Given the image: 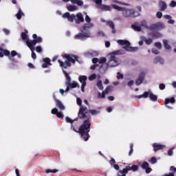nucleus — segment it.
<instances>
[{
  "instance_id": "obj_1",
  "label": "nucleus",
  "mask_w": 176,
  "mask_h": 176,
  "mask_svg": "<svg viewBox=\"0 0 176 176\" xmlns=\"http://www.w3.org/2000/svg\"><path fill=\"white\" fill-rule=\"evenodd\" d=\"M76 102L80 107L78 114V118L84 119L83 124L80 126L79 133L84 141H87L89 140V132L90 131V117L86 115L87 113V108L82 106V99L77 98Z\"/></svg>"
},
{
  "instance_id": "obj_2",
  "label": "nucleus",
  "mask_w": 176,
  "mask_h": 176,
  "mask_svg": "<svg viewBox=\"0 0 176 176\" xmlns=\"http://www.w3.org/2000/svg\"><path fill=\"white\" fill-rule=\"evenodd\" d=\"M124 51L123 50H118L114 51L109 54V58L107 63H104L100 67V71L101 72H105L108 68H113L114 67H118L120 64V60L117 58L116 56L120 54H124Z\"/></svg>"
},
{
  "instance_id": "obj_3",
  "label": "nucleus",
  "mask_w": 176,
  "mask_h": 176,
  "mask_svg": "<svg viewBox=\"0 0 176 176\" xmlns=\"http://www.w3.org/2000/svg\"><path fill=\"white\" fill-rule=\"evenodd\" d=\"M63 58H66V60L63 62L60 60H58V63H59L60 67H61V68H64L65 69L68 68V67H71V63L75 64V62L78 61V58H79V57H78L76 55L67 54L63 55Z\"/></svg>"
},
{
  "instance_id": "obj_4",
  "label": "nucleus",
  "mask_w": 176,
  "mask_h": 176,
  "mask_svg": "<svg viewBox=\"0 0 176 176\" xmlns=\"http://www.w3.org/2000/svg\"><path fill=\"white\" fill-rule=\"evenodd\" d=\"M63 72L67 80V81L65 82V85L67 86V88L65 91V93H68L70 89H75V87H79V84H78L76 81H73L71 82V77L69 76V74H68V73L65 72V70H63Z\"/></svg>"
},
{
  "instance_id": "obj_5",
  "label": "nucleus",
  "mask_w": 176,
  "mask_h": 176,
  "mask_svg": "<svg viewBox=\"0 0 176 176\" xmlns=\"http://www.w3.org/2000/svg\"><path fill=\"white\" fill-rule=\"evenodd\" d=\"M117 43L120 45V46H123V49H124L126 52H137L138 50V47H131L130 42L126 40H118Z\"/></svg>"
},
{
  "instance_id": "obj_6",
  "label": "nucleus",
  "mask_w": 176,
  "mask_h": 176,
  "mask_svg": "<svg viewBox=\"0 0 176 176\" xmlns=\"http://www.w3.org/2000/svg\"><path fill=\"white\" fill-rule=\"evenodd\" d=\"M21 36L24 42H25L27 46L33 50L34 48L32 46H35V41H32V40H30V38H28V35H27V33L25 32H22Z\"/></svg>"
},
{
  "instance_id": "obj_7",
  "label": "nucleus",
  "mask_w": 176,
  "mask_h": 176,
  "mask_svg": "<svg viewBox=\"0 0 176 176\" xmlns=\"http://www.w3.org/2000/svg\"><path fill=\"white\" fill-rule=\"evenodd\" d=\"M164 23L162 22H158L157 23L153 24L151 26H149L148 30L150 31H155V30H158L160 31V30H164L165 28Z\"/></svg>"
},
{
  "instance_id": "obj_8",
  "label": "nucleus",
  "mask_w": 176,
  "mask_h": 176,
  "mask_svg": "<svg viewBox=\"0 0 176 176\" xmlns=\"http://www.w3.org/2000/svg\"><path fill=\"white\" fill-rule=\"evenodd\" d=\"M135 12L133 9L124 8L122 10V16L124 17H134V14Z\"/></svg>"
},
{
  "instance_id": "obj_9",
  "label": "nucleus",
  "mask_w": 176,
  "mask_h": 176,
  "mask_svg": "<svg viewBox=\"0 0 176 176\" xmlns=\"http://www.w3.org/2000/svg\"><path fill=\"white\" fill-rule=\"evenodd\" d=\"M78 80L82 83L81 85V91L82 93H85V87H86V81L87 80V76H80L78 77Z\"/></svg>"
},
{
  "instance_id": "obj_10",
  "label": "nucleus",
  "mask_w": 176,
  "mask_h": 176,
  "mask_svg": "<svg viewBox=\"0 0 176 176\" xmlns=\"http://www.w3.org/2000/svg\"><path fill=\"white\" fill-rule=\"evenodd\" d=\"M63 19H67L70 23H74V20L76 19V15L71 14L69 12H65L62 15Z\"/></svg>"
},
{
  "instance_id": "obj_11",
  "label": "nucleus",
  "mask_w": 176,
  "mask_h": 176,
  "mask_svg": "<svg viewBox=\"0 0 176 176\" xmlns=\"http://www.w3.org/2000/svg\"><path fill=\"white\" fill-rule=\"evenodd\" d=\"M75 39H80V41H83V39H87V38H90V32H87V33H85L82 34V33H79L78 34H76L74 36Z\"/></svg>"
},
{
  "instance_id": "obj_12",
  "label": "nucleus",
  "mask_w": 176,
  "mask_h": 176,
  "mask_svg": "<svg viewBox=\"0 0 176 176\" xmlns=\"http://www.w3.org/2000/svg\"><path fill=\"white\" fill-rule=\"evenodd\" d=\"M139 166H141L142 168H144V170H146V174H149V173L152 171V168H149V163L146 162H144L142 164L139 163Z\"/></svg>"
},
{
  "instance_id": "obj_13",
  "label": "nucleus",
  "mask_w": 176,
  "mask_h": 176,
  "mask_svg": "<svg viewBox=\"0 0 176 176\" xmlns=\"http://www.w3.org/2000/svg\"><path fill=\"white\" fill-rule=\"evenodd\" d=\"M94 27V25L91 23H86L81 28V32H82V34H85V31H87V30H90V28H93Z\"/></svg>"
},
{
  "instance_id": "obj_14",
  "label": "nucleus",
  "mask_w": 176,
  "mask_h": 176,
  "mask_svg": "<svg viewBox=\"0 0 176 176\" xmlns=\"http://www.w3.org/2000/svg\"><path fill=\"white\" fill-rule=\"evenodd\" d=\"M52 113L53 115H56L59 119H63L64 118V114H63V112L58 111V109L54 108L52 110Z\"/></svg>"
},
{
  "instance_id": "obj_15",
  "label": "nucleus",
  "mask_w": 176,
  "mask_h": 176,
  "mask_svg": "<svg viewBox=\"0 0 176 176\" xmlns=\"http://www.w3.org/2000/svg\"><path fill=\"white\" fill-rule=\"evenodd\" d=\"M76 16L77 18H75V21L76 24H80V23H83L85 21V19L83 18V15L80 13H77Z\"/></svg>"
},
{
  "instance_id": "obj_16",
  "label": "nucleus",
  "mask_w": 176,
  "mask_h": 176,
  "mask_svg": "<svg viewBox=\"0 0 176 176\" xmlns=\"http://www.w3.org/2000/svg\"><path fill=\"white\" fill-rule=\"evenodd\" d=\"M107 62V58H101L100 59L97 58H94L92 59V63L94 64H97V63H99V64H104V63Z\"/></svg>"
},
{
  "instance_id": "obj_17",
  "label": "nucleus",
  "mask_w": 176,
  "mask_h": 176,
  "mask_svg": "<svg viewBox=\"0 0 176 176\" xmlns=\"http://www.w3.org/2000/svg\"><path fill=\"white\" fill-rule=\"evenodd\" d=\"M170 102H171V104H174V102H175V98H166L165 99V105H166V107H167V108H168L169 109H171L172 107L168 105V104H170Z\"/></svg>"
},
{
  "instance_id": "obj_18",
  "label": "nucleus",
  "mask_w": 176,
  "mask_h": 176,
  "mask_svg": "<svg viewBox=\"0 0 176 176\" xmlns=\"http://www.w3.org/2000/svg\"><path fill=\"white\" fill-rule=\"evenodd\" d=\"M86 57H96V56H98V52L97 51H89L85 54Z\"/></svg>"
},
{
  "instance_id": "obj_19",
  "label": "nucleus",
  "mask_w": 176,
  "mask_h": 176,
  "mask_svg": "<svg viewBox=\"0 0 176 176\" xmlns=\"http://www.w3.org/2000/svg\"><path fill=\"white\" fill-rule=\"evenodd\" d=\"M107 25L110 27L112 30V33L113 34H116V30L115 29V23L112 21H108L106 22Z\"/></svg>"
},
{
  "instance_id": "obj_20",
  "label": "nucleus",
  "mask_w": 176,
  "mask_h": 176,
  "mask_svg": "<svg viewBox=\"0 0 176 176\" xmlns=\"http://www.w3.org/2000/svg\"><path fill=\"white\" fill-rule=\"evenodd\" d=\"M56 105L58 108H59V109L60 111H64L65 109V106H64V104H63V102H61V101L56 99Z\"/></svg>"
},
{
  "instance_id": "obj_21",
  "label": "nucleus",
  "mask_w": 176,
  "mask_h": 176,
  "mask_svg": "<svg viewBox=\"0 0 176 176\" xmlns=\"http://www.w3.org/2000/svg\"><path fill=\"white\" fill-rule=\"evenodd\" d=\"M8 56L9 59L11 60V61L14 60L13 57H14V56H17L18 58H21V55H20L19 54H17V52H16V51H12L11 52V55L9 54Z\"/></svg>"
},
{
  "instance_id": "obj_22",
  "label": "nucleus",
  "mask_w": 176,
  "mask_h": 176,
  "mask_svg": "<svg viewBox=\"0 0 176 176\" xmlns=\"http://www.w3.org/2000/svg\"><path fill=\"white\" fill-rule=\"evenodd\" d=\"M148 97L149 96V98L151 100V101H157V96L152 93V91H148Z\"/></svg>"
},
{
  "instance_id": "obj_23",
  "label": "nucleus",
  "mask_w": 176,
  "mask_h": 176,
  "mask_svg": "<svg viewBox=\"0 0 176 176\" xmlns=\"http://www.w3.org/2000/svg\"><path fill=\"white\" fill-rule=\"evenodd\" d=\"M153 146L154 148V152H157V151H160V149H164V148H166V146L164 145H160V144H154Z\"/></svg>"
},
{
  "instance_id": "obj_24",
  "label": "nucleus",
  "mask_w": 176,
  "mask_h": 176,
  "mask_svg": "<svg viewBox=\"0 0 176 176\" xmlns=\"http://www.w3.org/2000/svg\"><path fill=\"white\" fill-rule=\"evenodd\" d=\"M44 63L42 65L43 68H47L48 65H52L50 63V59L49 58H45L43 59Z\"/></svg>"
},
{
  "instance_id": "obj_25",
  "label": "nucleus",
  "mask_w": 176,
  "mask_h": 176,
  "mask_svg": "<svg viewBox=\"0 0 176 176\" xmlns=\"http://www.w3.org/2000/svg\"><path fill=\"white\" fill-rule=\"evenodd\" d=\"M164 64V59L163 58H160V56H157L153 59V63L154 64Z\"/></svg>"
},
{
  "instance_id": "obj_26",
  "label": "nucleus",
  "mask_w": 176,
  "mask_h": 176,
  "mask_svg": "<svg viewBox=\"0 0 176 176\" xmlns=\"http://www.w3.org/2000/svg\"><path fill=\"white\" fill-rule=\"evenodd\" d=\"M0 57H3V56H9V54H10V52L7 50H3L1 47H0Z\"/></svg>"
},
{
  "instance_id": "obj_27",
  "label": "nucleus",
  "mask_w": 176,
  "mask_h": 176,
  "mask_svg": "<svg viewBox=\"0 0 176 176\" xmlns=\"http://www.w3.org/2000/svg\"><path fill=\"white\" fill-rule=\"evenodd\" d=\"M159 6L160 8V10L164 11L167 9V3L164 1H160Z\"/></svg>"
},
{
  "instance_id": "obj_28",
  "label": "nucleus",
  "mask_w": 176,
  "mask_h": 176,
  "mask_svg": "<svg viewBox=\"0 0 176 176\" xmlns=\"http://www.w3.org/2000/svg\"><path fill=\"white\" fill-rule=\"evenodd\" d=\"M67 9L69 12H75V10H78V8L76 6L67 5Z\"/></svg>"
},
{
  "instance_id": "obj_29",
  "label": "nucleus",
  "mask_w": 176,
  "mask_h": 176,
  "mask_svg": "<svg viewBox=\"0 0 176 176\" xmlns=\"http://www.w3.org/2000/svg\"><path fill=\"white\" fill-rule=\"evenodd\" d=\"M98 8L101 9V10H109L111 11V6H107V5H104V4H100L98 6Z\"/></svg>"
},
{
  "instance_id": "obj_30",
  "label": "nucleus",
  "mask_w": 176,
  "mask_h": 176,
  "mask_svg": "<svg viewBox=\"0 0 176 176\" xmlns=\"http://www.w3.org/2000/svg\"><path fill=\"white\" fill-rule=\"evenodd\" d=\"M133 30H135V31L140 32L141 31V25L138 24V23H135L131 25Z\"/></svg>"
},
{
  "instance_id": "obj_31",
  "label": "nucleus",
  "mask_w": 176,
  "mask_h": 176,
  "mask_svg": "<svg viewBox=\"0 0 176 176\" xmlns=\"http://www.w3.org/2000/svg\"><path fill=\"white\" fill-rule=\"evenodd\" d=\"M144 74H141L138 79L136 80L135 83L137 85V86H139V85H141L142 82H144Z\"/></svg>"
},
{
  "instance_id": "obj_32",
  "label": "nucleus",
  "mask_w": 176,
  "mask_h": 176,
  "mask_svg": "<svg viewBox=\"0 0 176 176\" xmlns=\"http://www.w3.org/2000/svg\"><path fill=\"white\" fill-rule=\"evenodd\" d=\"M163 43L166 50H171V45H170L167 40H163Z\"/></svg>"
},
{
  "instance_id": "obj_33",
  "label": "nucleus",
  "mask_w": 176,
  "mask_h": 176,
  "mask_svg": "<svg viewBox=\"0 0 176 176\" xmlns=\"http://www.w3.org/2000/svg\"><path fill=\"white\" fill-rule=\"evenodd\" d=\"M16 19L18 20H21V16H24V12H23L21 9L19 8L17 14H16Z\"/></svg>"
},
{
  "instance_id": "obj_34",
  "label": "nucleus",
  "mask_w": 176,
  "mask_h": 176,
  "mask_svg": "<svg viewBox=\"0 0 176 176\" xmlns=\"http://www.w3.org/2000/svg\"><path fill=\"white\" fill-rule=\"evenodd\" d=\"M111 6L113 9H116V10H118V12H123V9H124V8L120 7L119 6L115 4H112Z\"/></svg>"
},
{
  "instance_id": "obj_35",
  "label": "nucleus",
  "mask_w": 176,
  "mask_h": 176,
  "mask_svg": "<svg viewBox=\"0 0 176 176\" xmlns=\"http://www.w3.org/2000/svg\"><path fill=\"white\" fill-rule=\"evenodd\" d=\"M113 90V86H108L105 90L104 91V94H108V93H111Z\"/></svg>"
},
{
  "instance_id": "obj_36",
  "label": "nucleus",
  "mask_w": 176,
  "mask_h": 176,
  "mask_svg": "<svg viewBox=\"0 0 176 176\" xmlns=\"http://www.w3.org/2000/svg\"><path fill=\"white\" fill-rule=\"evenodd\" d=\"M148 91H145L144 93H143V94L142 95H139V96H135L136 98H148Z\"/></svg>"
},
{
  "instance_id": "obj_37",
  "label": "nucleus",
  "mask_w": 176,
  "mask_h": 176,
  "mask_svg": "<svg viewBox=\"0 0 176 176\" xmlns=\"http://www.w3.org/2000/svg\"><path fill=\"white\" fill-rule=\"evenodd\" d=\"M34 46L35 45H32V47L33 48L32 50L31 47H30V49L32 52V58H33V60H35L36 58V54H35V52H34V50H35V47H34Z\"/></svg>"
},
{
  "instance_id": "obj_38",
  "label": "nucleus",
  "mask_w": 176,
  "mask_h": 176,
  "mask_svg": "<svg viewBox=\"0 0 176 176\" xmlns=\"http://www.w3.org/2000/svg\"><path fill=\"white\" fill-rule=\"evenodd\" d=\"M126 174H127L126 171L124 169H122L118 171V176H126Z\"/></svg>"
},
{
  "instance_id": "obj_39",
  "label": "nucleus",
  "mask_w": 176,
  "mask_h": 176,
  "mask_svg": "<svg viewBox=\"0 0 176 176\" xmlns=\"http://www.w3.org/2000/svg\"><path fill=\"white\" fill-rule=\"evenodd\" d=\"M151 36L152 38H162V34L159 32L153 33Z\"/></svg>"
},
{
  "instance_id": "obj_40",
  "label": "nucleus",
  "mask_w": 176,
  "mask_h": 176,
  "mask_svg": "<svg viewBox=\"0 0 176 176\" xmlns=\"http://www.w3.org/2000/svg\"><path fill=\"white\" fill-rule=\"evenodd\" d=\"M97 86L100 90H104V86H102V82L101 80L98 81Z\"/></svg>"
},
{
  "instance_id": "obj_41",
  "label": "nucleus",
  "mask_w": 176,
  "mask_h": 176,
  "mask_svg": "<svg viewBox=\"0 0 176 176\" xmlns=\"http://www.w3.org/2000/svg\"><path fill=\"white\" fill-rule=\"evenodd\" d=\"M144 42L146 45H151L152 42H153V40L152 38H144Z\"/></svg>"
},
{
  "instance_id": "obj_42",
  "label": "nucleus",
  "mask_w": 176,
  "mask_h": 176,
  "mask_svg": "<svg viewBox=\"0 0 176 176\" xmlns=\"http://www.w3.org/2000/svg\"><path fill=\"white\" fill-rule=\"evenodd\" d=\"M32 41L34 42L35 45L36 43H42V38L41 37H37L35 40H32Z\"/></svg>"
},
{
  "instance_id": "obj_43",
  "label": "nucleus",
  "mask_w": 176,
  "mask_h": 176,
  "mask_svg": "<svg viewBox=\"0 0 176 176\" xmlns=\"http://www.w3.org/2000/svg\"><path fill=\"white\" fill-rule=\"evenodd\" d=\"M140 25L142 27H144V28H147V30H149L150 26H148V25L146 24V21H142L140 23Z\"/></svg>"
},
{
  "instance_id": "obj_44",
  "label": "nucleus",
  "mask_w": 176,
  "mask_h": 176,
  "mask_svg": "<svg viewBox=\"0 0 176 176\" xmlns=\"http://www.w3.org/2000/svg\"><path fill=\"white\" fill-rule=\"evenodd\" d=\"M84 14H85V21H87V23H90V21H91V19L90 18V16H89V15H87V12H84Z\"/></svg>"
},
{
  "instance_id": "obj_45",
  "label": "nucleus",
  "mask_w": 176,
  "mask_h": 176,
  "mask_svg": "<svg viewBox=\"0 0 176 176\" xmlns=\"http://www.w3.org/2000/svg\"><path fill=\"white\" fill-rule=\"evenodd\" d=\"M148 162L149 163H151V164H155V163L157 162V160H156V157H153Z\"/></svg>"
},
{
  "instance_id": "obj_46",
  "label": "nucleus",
  "mask_w": 176,
  "mask_h": 176,
  "mask_svg": "<svg viewBox=\"0 0 176 176\" xmlns=\"http://www.w3.org/2000/svg\"><path fill=\"white\" fill-rule=\"evenodd\" d=\"M58 171V170H57V169H53V170H52V169H47L46 170H45V173H47V174H49V173H57Z\"/></svg>"
},
{
  "instance_id": "obj_47",
  "label": "nucleus",
  "mask_w": 176,
  "mask_h": 176,
  "mask_svg": "<svg viewBox=\"0 0 176 176\" xmlns=\"http://www.w3.org/2000/svg\"><path fill=\"white\" fill-rule=\"evenodd\" d=\"M98 98H105V92L102 91V94H101V93L98 92Z\"/></svg>"
},
{
  "instance_id": "obj_48",
  "label": "nucleus",
  "mask_w": 176,
  "mask_h": 176,
  "mask_svg": "<svg viewBox=\"0 0 176 176\" xmlns=\"http://www.w3.org/2000/svg\"><path fill=\"white\" fill-rule=\"evenodd\" d=\"M78 6H83V1L82 0H76V3Z\"/></svg>"
},
{
  "instance_id": "obj_49",
  "label": "nucleus",
  "mask_w": 176,
  "mask_h": 176,
  "mask_svg": "<svg viewBox=\"0 0 176 176\" xmlns=\"http://www.w3.org/2000/svg\"><path fill=\"white\" fill-rule=\"evenodd\" d=\"M87 112H89L91 115H97V113H98V111L96 110H87Z\"/></svg>"
},
{
  "instance_id": "obj_50",
  "label": "nucleus",
  "mask_w": 176,
  "mask_h": 176,
  "mask_svg": "<svg viewBox=\"0 0 176 176\" xmlns=\"http://www.w3.org/2000/svg\"><path fill=\"white\" fill-rule=\"evenodd\" d=\"M74 120H72L71 118H69V117H66L65 118V121L67 122V123H74Z\"/></svg>"
},
{
  "instance_id": "obj_51",
  "label": "nucleus",
  "mask_w": 176,
  "mask_h": 176,
  "mask_svg": "<svg viewBox=\"0 0 176 176\" xmlns=\"http://www.w3.org/2000/svg\"><path fill=\"white\" fill-rule=\"evenodd\" d=\"M96 78H97V75L94 74L89 77V80H94Z\"/></svg>"
},
{
  "instance_id": "obj_52",
  "label": "nucleus",
  "mask_w": 176,
  "mask_h": 176,
  "mask_svg": "<svg viewBox=\"0 0 176 176\" xmlns=\"http://www.w3.org/2000/svg\"><path fill=\"white\" fill-rule=\"evenodd\" d=\"M124 169V171H125V173L127 174V173L130 170H131V166H126L125 168H123Z\"/></svg>"
},
{
  "instance_id": "obj_53",
  "label": "nucleus",
  "mask_w": 176,
  "mask_h": 176,
  "mask_svg": "<svg viewBox=\"0 0 176 176\" xmlns=\"http://www.w3.org/2000/svg\"><path fill=\"white\" fill-rule=\"evenodd\" d=\"M132 171H138V166L137 165H133L131 166Z\"/></svg>"
},
{
  "instance_id": "obj_54",
  "label": "nucleus",
  "mask_w": 176,
  "mask_h": 176,
  "mask_svg": "<svg viewBox=\"0 0 176 176\" xmlns=\"http://www.w3.org/2000/svg\"><path fill=\"white\" fill-rule=\"evenodd\" d=\"M156 16L157 17V19H162V17L163 16V14L162 13V12H157L156 14Z\"/></svg>"
},
{
  "instance_id": "obj_55",
  "label": "nucleus",
  "mask_w": 176,
  "mask_h": 176,
  "mask_svg": "<svg viewBox=\"0 0 176 176\" xmlns=\"http://www.w3.org/2000/svg\"><path fill=\"white\" fill-rule=\"evenodd\" d=\"M169 6H170V8H175V6H176V1H172L170 3Z\"/></svg>"
},
{
  "instance_id": "obj_56",
  "label": "nucleus",
  "mask_w": 176,
  "mask_h": 176,
  "mask_svg": "<svg viewBox=\"0 0 176 176\" xmlns=\"http://www.w3.org/2000/svg\"><path fill=\"white\" fill-rule=\"evenodd\" d=\"M117 79H123V74H122L120 72H118Z\"/></svg>"
},
{
  "instance_id": "obj_57",
  "label": "nucleus",
  "mask_w": 176,
  "mask_h": 176,
  "mask_svg": "<svg viewBox=\"0 0 176 176\" xmlns=\"http://www.w3.org/2000/svg\"><path fill=\"white\" fill-rule=\"evenodd\" d=\"M155 46L156 47H157L158 49H162V43H159V42L155 43Z\"/></svg>"
},
{
  "instance_id": "obj_58",
  "label": "nucleus",
  "mask_w": 176,
  "mask_h": 176,
  "mask_svg": "<svg viewBox=\"0 0 176 176\" xmlns=\"http://www.w3.org/2000/svg\"><path fill=\"white\" fill-rule=\"evenodd\" d=\"M133 144H130V151H129V156H131L132 153H133Z\"/></svg>"
},
{
  "instance_id": "obj_59",
  "label": "nucleus",
  "mask_w": 176,
  "mask_h": 176,
  "mask_svg": "<svg viewBox=\"0 0 176 176\" xmlns=\"http://www.w3.org/2000/svg\"><path fill=\"white\" fill-rule=\"evenodd\" d=\"M36 52H37L38 53H41V52H42V47H41V46H37V47H36Z\"/></svg>"
},
{
  "instance_id": "obj_60",
  "label": "nucleus",
  "mask_w": 176,
  "mask_h": 176,
  "mask_svg": "<svg viewBox=\"0 0 176 176\" xmlns=\"http://www.w3.org/2000/svg\"><path fill=\"white\" fill-rule=\"evenodd\" d=\"M3 31L6 34V35H9L10 34V30L8 29H3Z\"/></svg>"
},
{
  "instance_id": "obj_61",
  "label": "nucleus",
  "mask_w": 176,
  "mask_h": 176,
  "mask_svg": "<svg viewBox=\"0 0 176 176\" xmlns=\"http://www.w3.org/2000/svg\"><path fill=\"white\" fill-rule=\"evenodd\" d=\"M159 88L160 89V90H164V89H166V85H164V84H160L159 85Z\"/></svg>"
},
{
  "instance_id": "obj_62",
  "label": "nucleus",
  "mask_w": 176,
  "mask_h": 176,
  "mask_svg": "<svg viewBox=\"0 0 176 176\" xmlns=\"http://www.w3.org/2000/svg\"><path fill=\"white\" fill-rule=\"evenodd\" d=\"M94 2H96V3L98 5V6L99 5H102L101 3H102V0H94Z\"/></svg>"
},
{
  "instance_id": "obj_63",
  "label": "nucleus",
  "mask_w": 176,
  "mask_h": 176,
  "mask_svg": "<svg viewBox=\"0 0 176 176\" xmlns=\"http://www.w3.org/2000/svg\"><path fill=\"white\" fill-rule=\"evenodd\" d=\"M168 156H173V148H170L168 151Z\"/></svg>"
},
{
  "instance_id": "obj_64",
  "label": "nucleus",
  "mask_w": 176,
  "mask_h": 176,
  "mask_svg": "<svg viewBox=\"0 0 176 176\" xmlns=\"http://www.w3.org/2000/svg\"><path fill=\"white\" fill-rule=\"evenodd\" d=\"M152 52L154 54H159V50H156V49H153L152 50Z\"/></svg>"
}]
</instances>
